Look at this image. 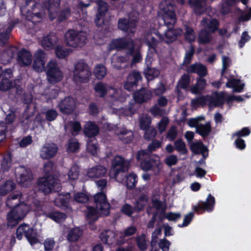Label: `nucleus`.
Returning <instances> with one entry per match:
<instances>
[{
    "label": "nucleus",
    "mask_w": 251,
    "mask_h": 251,
    "mask_svg": "<svg viewBox=\"0 0 251 251\" xmlns=\"http://www.w3.org/2000/svg\"><path fill=\"white\" fill-rule=\"evenodd\" d=\"M17 54V60L21 67H25L30 65L32 62V55L30 52L25 49H22L17 52L16 47H11L4 50L2 55L6 56L5 61L9 62L11 59Z\"/></svg>",
    "instance_id": "nucleus-1"
},
{
    "label": "nucleus",
    "mask_w": 251,
    "mask_h": 251,
    "mask_svg": "<svg viewBox=\"0 0 251 251\" xmlns=\"http://www.w3.org/2000/svg\"><path fill=\"white\" fill-rule=\"evenodd\" d=\"M159 7L163 12L162 20L164 25L167 26V28H172L176 22L174 4L165 0L161 2Z\"/></svg>",
    "instance_id": "nucleus-2"
},
{
    "label": "nucleus",
    "mask_w": 251,
    "mask_h": 251,
    "mask_svg": "<svg viewBox=\"0 0 251 251\" xmlns=\"http://www.w3.org/2000/svg\"><path fill=\"white\" fill-rule=\"evenodd\" d=\"M64 38L68 46L77 48L82 47L85 45L86 36L80 31L69 29L65 33Z\"/></svg>",
    "instance_id": "nucleus-3"
},
{
    "label": "nucleus",
    "mask_w": 251,
    "mask_h": 251,
    "mask_svg": "<svg viewBox=\"0 0 251 251\" xmlns=\"http://www.w3.org/2000/svg\"><path fill=\"white\" fill-rule=\"evenodd\" d=\"M27 211L23 205H16L7 213V226L12 227L17 226L25 216Z\"/></svg>",
    "instance_id": "nucleus-4"
},
{
    "label": "nucleus",
    "mask_w": 251,
    "mask_h": 251,
    "mask_svg": "<svg viewBox=\"0 0 251 251\" xmlns=\"http://www.w3.org/2000/svg\"><path fill=\"white\" fill-rule=\"evenodd\" d=\"M58 184V179L52 175L46 173L45 176L40 177L37 180L39 190L45 195L54 190L55 187Z\"/></svg>",
    "instance_id": "nucleus-5"
},
{
    "label": "nucleus",
    "mask_w": 251,
    "mask_h": 251,
    "mask_svg": "<svg viewBox=\"0 0 251 251\" xmlns=\"http://www.w3.org/2000/svg\"><path fill=\"white\" fill-rule=\"evenodd\" d=\"M24 235L31 245L33 246L39 242L37 237V233L29 225L23 224L20 225L16 230V238L21 240Z\"/></svg>",
    "instance_id": "nucleus-6"
},
{
    "label": "nucleus",
    "mask_w": 251,
    "mask_h": 251,
    "mask_svg": "<svg viewBox=\"0 0 251 251\" xmlns=\"http://www.w3.org/2000/svg\"><path fill=\"white\" fill-rule=\"evenodd\" d=\"M46 75L49 83L55 84L60 82L63 77V73L56 61H50L46 66Z\"/></svg>",
    "instance_id": "nucleus-7"
},
{
    "label": "nucleus",
    "mask_w": 251,
    "mask_h": 251,
    "mask_svg": "<svg viewBox=\"0 0 251 251\" xmlns=\"http://www.w3.org/2000/svg\"><path fill=\"white\" fill-rule=\"evenodd\" d=\"M91 75V72L86 63L79 61L75 64L74 71V77L75 80L80 82H87Z\"/></svg>",
    "instance_id": "nucleus-8"
},
{
    "label": "nucleus",
    "mask_w": 251,
    "mask_h": 251,
    "mask_svg": "<svg viewBox=\"0 0 251 251\" xmlns=\"http://www.w3.org/2000/svg\"><path fill=\"white\" fill-rule=\"evenodd\" d=\"M129 165L128 160L121 156L116 155L112 161L111 174H113V177L116 178L120 173L127 172Z\"/></svg>",
    "instance_id": "nucleus-9"
},
{
    "label": "nucleus",
    "mask_w": 251,
    "mask_h": 251,
    "mask_svg": "<svg viewBox=\"0 0 251 251\" xmlns=\"http://www.w3.org/2000/svg\"><path fill=\"white\" fill-rule=\"evenodd\" d=\"M215 204V198L211 194H209L205 201H200L196 205L193 206L192 209L197 214H201L205 211L212 212Z\"/></svg>",
    "instance_id": "nucleus-10"
},
{
    "label": "nucleus",
    "mask_w": 251,
    "mask_h": 251,
    "mask_svg": "<svg viewBox=\"0 0 251 251\" xmlns=\"http://www.w3.org/2000/svg\"><path fill=\"white\" fill-rule=\"evenodd\" d=\"M94 202L100 213L105 216L110 214V205L108 202L106 194L103 192L98 193L94 196Z\"/></svg>",
    "instance_id": "nucleus-11"
},
{
    "label": "nucleus",
    "mask_w": 251,
    "mask_h": 251,
    "mask_svg": "<svg viewBox=\"0 0 251 251\" xmlns=\"http://www.w3.org/2000/svg\"><path fill=\"white\" fill-rule=\"evenodd\" d=\"M59 111L63 115H70L73 113L75 107V101L71 96L65 97L58 103Z\"/></svg>",
    "instance_id": "nucleus-12"
},
{
    "label": "nucleus",
    "mask_w": 251,
    "mask_h": 251,
    "mask_svg": "<svg viewBox=\"0 0 251 251\" xmlns=\"http://www.w3.org/2000/svg\"><path fill=\"white\" fill-rule=\"evenodd\" d=\"M15 174L17 182L23 187H26L28 182L32 179L31 172L24 166L18 168Z\"/></svg>",
    "instance_id": "nucleus-13"
},
{
    "label": "nucleus",
    "mask_w": 251,
    "mask_h": 251,
    "mask_svg": "<svg viewBox=\"0 0 251 251\" xmlns=\"http://www.w3.org/2000/svg\"><path fill=\"white\" fill-rule=\"evenodd\" d=\"M141 74L139 72L133 70L128 75L124 85V88L126 90L131 92L137 88L138 83L142 80Z\"/></svg>",
    "instance_id": "nucleus-14"
},
{
    "label": "nucleus",
    "mask_w": 251,
    "mask_h": 251,
    "mask_svg": "<svg viewBox=\"0 0 251 251\" xmlns=\"http://www.w3.org/2000/svg\"><path fill=\"white\" fill-rule=\"evenodd\" d=\"M98 10L95 19V23L98 27L102 26L104 24V18L108 10V3L103 0H97Z\"/></svg>",
    "instance_id": "nucleus-15"
},
{
    "label": "nucleus",
    "mask_w": 251,
    "mask_h": 251,
    "mask_svg": "<svg viewBox=\"0 0 251 251\" xmlns=\"http://www.w3.org/2000/svg\"><path fill=\"white\" fill-rule=\"evenodd\" d=\"M133 97L136 103L141 104L150 100L152 97V93L147 88H142L134 91Z\"/></svg>",
    "instance_id": "nucleus-16"
},
{
    "label": "nucleus",
    "mask_w": 251,
    "mask_h": 251,
    "mask_svg": "<svg viewBox=\"0 0 251 251\" xmlns=\"http://www.w3.org/2000/svg\"><path fill=\"white\" fill-rule=\"evenodd\" d=\"M58 149L57 145L54 143H46L40 151V156L43 159H51L55 156Z\"/></svg>",
    "instance_id": "nucleus-17"
},
{
    "label": "nucleus",
    "mask_w": 251,
    "mask_h": 251,
    "mask_svg": "<svg viewBox=\"0 0 251 251\" xmlns=\"http://www.w3.org/2000/svg\"><path fill=\"white\" fill-rule=\"evenodd\" d=\"M45 56L44 51L39 50L35 54L32 67L37 72H42L45 70Z\"/></svg>",
    "instance_id": "nucleus-18"
},
{
    "label": "nucleus",
    "mask_w": 251,
    "mask_h": 251,
    "mask_svg": "<svg viewBox=\"0 0 251 251\" xmlns=\"http://www.w3.org/2000/svg\"><path fill=\"white\" fill-rule=\"evenodd\" d=\"M58 41V37L55 34L50 33L43 37L41 41V45L45 50H50L55 48Z\"/></svg>",
    "instance_id": "nucleus-19"
},
{
    "label": "nucleus",
    "mask_w": 251,
    "mask_h": 251,
    "mask_svg": "<svg viewBox=\"0 0 251 251\" xmlns=\"http://www.w3.org/2000/svg\"><path fill=\"white\" fill-rule=\"evenodd\" d=\"M186 71L187 73L197 74L199 77H204L207 75L206 67L200 63H195L188 66Z\"/></svg>",
    "instance_id": "nucleus-20"
},
{
    "label": "nucleus",
    "mask_w": 251,
    "mask_h": 251,
    "mask_svg": "<svg viewBox=\"0 0 251 251\" xmlns=\"http://www.w3.org/2000/svg\"><path fill=\"white\" fill-rule=\"evenodd\" d=\"M136 27V21L126 18H119L118 21V28L120 30L127 32L135 28Z\"/></svg>",
    "instance_id": "nucleus-21"
},
{
    "label": "nucleus",
    "mask_w": 251,
    "mask_h": 251,
    "mask_svg": "<svg viewBox=\"0 0 251 251\" xmlns=\"http://www.w3.org/2000/svg\"><path fill=\"white\" fill-rule=\"evenodd\" d=\"M99 132V127L94 122L88 121L84 126L83 132L85 135L89 138L94 137Z\"/></svg>",
    "instance_id": "nucleus-22"
},
{
    "label": "nucleus",
    "mask_w": 251,
    "mask_h": 251,
    "mask_svg": "<svg viewBox=\"0 0 251 251\" xmlns=\"http://www.w3.org/2000/svg\"><path fill=\"white\" fill-rule=\"evenodd\" d=\"M151 58H146L147 68L144 71V75L148 81H151L160 75V71L154 68H151Z\"/></svg>",
    "instance_id": "nucleus-23"
},
{
    "label": "nucleus",
    "mask_w": 251,
    "mask_h": 251,
    "mask_svg": "<svg viewBox=\"0 0 251 251\" xmlns=\"http://www.w3.org/2000/svg\"><path fill=\"white\" fill-rule=\"evenodd\" d=\"M70 199L71 195L69 193L60 194L55 199L54 203L56 206L65 210L69 208Z\"/></svg>",
    "instance_id": "nucleus-24"
},
{
    "label": "nucleus",
    "mask_w": 251,
    "mask_h": 251,
    "mask_svg": "<svg viewBox=\"0 0 251 251\" xmlns=\"http://www.w3.org/2000/svg\"><path fill=\"white\" fill-rule=\"evenodd\" d=\"M106 172V169L104 166L97 165L88 170L87 176L91 178H99L104 176Z\"/></svg>",
    "instance_id": "nucleus-25"
},
{
    "label": "nucleus",
    "mask_w": 251,
    "mask_h": 251,
    "mask_svg": "<svg viewBox=\"0 0 251 251\" xmlns=\"http://www.w3.org/2000/svg\"><path fill=\"white\" fill-rule=\"evenodd\" d=\"M149 201V197L145 193L141 194L137 197L133 205L136 210V213H140L147 206Z\"/></svg>",
    "instance_id": "nucleus-26"
},
{
    "label": "nucleus",
    "mask_w": 251,
    "mask_h": 251,
    "mask_svg": "<svg viewBox=\"0 0 251 251\" xmlns=\"http://www.w3.org/2000/svg\"><path fill=\"white\" fill-rule=\"evenodd\" d=\"M187 74H183L177 81L176 91L177 94L181 93V89L187 90L190 84V75Z\"/></svg>",
    "instance_id": "nucleus-27"
},
{
    "label": "nucleus",
    "mask_w": 251,
    "mask_h": 251,
    "mask_svg": "<svg viewBox=\"0 0 251 251\" xmlns=\"http://www.w3.org/2000/svg\"><path fill=\"white\" fill-rule=\"evenodd\" d=\"M182 32L183 31L181 28L175 29L173 27L167 28L165 34V42L167 44L173 42L177 37L182 35Z\"/></svg>",
    "instance_id": "nucleus-28"
},
{
    "label": "nucleus",
    "mask_w": 251,
    "mask_h": 251,
    "mask_svg": "<svg viewBox=\"0 0 251 251\" xmlns=\"http://www.w3.org/2000/svg\"><path fill=\"white\" fill-rule=\"evenodd\" d=\"M60 5V0H48L47 2L46 7L51 21L55 19V14L58 11Z\"/></svg>",
    "instance_id": "nucleus-29"
},
{
    "label": "nucleus",
    "mask_w": 251,
    "mask_h": 251,
    "mask_svg": "<svg viewBox=\"0 0 251 251\" xmlns=\"http://www.w3.org/2000/svg\"><path fill=\"white\" fill-rule=\"evenodd\" d=\"M210 103L209 106H213L214 107H219L222 106L226 100V95L224 92L219 93L216 92L214 93V97L210 96Z\"/></svg>",
    "instance_id": "nucleus-30"
},
{
    "label": "nucleus",
    "mask_w": 251,
    "mask_h": 251,
    "mask_svg": "<svg viewBox=\"0 0 251 251\" xmlns=\"http://www.w3.org/2000/svg\"><path fill=\"white\" fill-rule=\"evenodd\" d=\"M117 134L119 139L124 144L130 143L133 139L132 131L125 128H121Z\"/></svg>",
    "instance_id": "nucleus-31"
},
{
    "label": "nucleus",
    "mask_w": 251,
    "mask_h": 251,
    "mask_svg": "<svg viewBox=\"0 0 251 251\" xmlns=\"http://www.w3.org/2000/svg\"><path fill=\"white\" fill-rule=\"evenodd\" d=\"M205 1L206 0H189L188 2L193 9L194 13L197 15H201L204 13V4Z\"/></svg>",
    "instance_id": "nucleus-32"
},
{
    "label": "nucleus",
    "mask_w": 251,
    "mask_h": 251,
    "mask_svg": "<svg viewBox=\"0 0 251 251\" xmlns=\"http://www.w3.org/2000/svg\"><path fill=\"white\" fill-rule=\"evenodd\" d=\"M206 85V80L204 77H199L197 78L196 84L191 87V92L194 94H200L204 89Z\"/></svg>",
    "instance_id": "nucleus-33"
},
{
    "label": "nucleus",
    "mask_w": 251,
    "mask_h": 251,
    "mask_svg": "<svg viewBox=\"0 0 251 251\" xmlns=\"http://www.w3.org/2000/svg\"><path fill=\"white\" fill-rule=\"evenodd\" d=\"M211 130V123L210 122H208L205 124H200L196 127V132L204 138L209 135Z\"/></svg>",
    "instance_id": "nucleus-34"
},
{
    "label": "nucleus",
    "mask_w": 251,
    "mask_h": 251,
    "mask_svg": "<svg viewBox=\"0 0 251 251\" xmlns=\"http://www.w3.org/2000/svg\"><path fill=\"white\" fill-rule=\"evenodd\" d=\"M158 40L154 37H151L150 40H148L146 44L148 46V51L146 58L152 59V55L157 53V46L158 44Z\"/></svg>",
    "instance_id": "nucleus-35"
},
{
    "label": "nucleus",
    "mask_w": 251,
    "mask_h": 251,
    "mask_svg": "<svg viewBox=\"0 0 251 251\" xmlns=\"http://www.w3.org/2000/svg\"><path fill=\"white\" fill-rule=\"evenodd\" d=\"M100 238L104 244L111 245L115 240V234L109 229L105 230L100 233Z\"/></svg>",
    "instance_id": "nucleus-36"
},
{
    "label": "nucleus",
    "mask_w": 251,
    "mask_h": 251,
    "mask_svg": "<svg viewBox=\"0 0 251 251\" xmlns=\"http://www.w3.org/2000/svg\"><path fill=\"white\" fill-rule=\"evenodd\" d=\"M190 150L195 154H199L203 151H208L207 148L204 145L202 141L192 142L190 145Z\"/></svg>",
    "instance_id": "nucleus-37"
},
{
    "label": "nucleus",
    "mask_w": 251,
    "mask_h": 251,
    "mask_svg": "<svg viewBox=\"0 0 251 251\" xmlns=\"http://www.w3.org/2000/svg\"><path fill=\"white\" fill-rule=\"evenodd\" d=\"M96 96L100 98H104L107 93V88L106 83L101 81L97 83L94 87Z\"/></svg>",
    "instance_id": "nucleus-38"
},
{
    "label": "nucleus",
    "mask_w": 251,
    "mask_h": 251,
    "mask_svg": "<svg viewBox=\"0 0 251 251\" xmlns=\"http://www.w3.org/2000/svg\"><path fill=\"white\" fill-rule=\"evenodd\" d=\"M45 214L47 217L58 223L63 222L67 217L65 213L59 211L51 212Z\"/></svg>",
    "instance_id": "nucleus-39"
},
{
    "label": "nucleus",
    "mask_w": 251,
    "mask_h": 251,
    "mask_svg": "<svg viewBox=\"0 0 251 251\" xmlns=\"http://www.w3.org/2000/svg\"><path fill=\"white\" fill-rule=\"evenodd\" d=\"M211 33L205 29L201 30L198 35L199 44L201 45L209 44L212 40Z\"/></svg>",
    "instance_id": "nucleus-40"
},
{
    "label": "nucleus",
    "mask_w": 251,
    "mask_h": 251,
    "mask_svg": "<svg viewBox=\"0 0 251 251\" xmlns=\"http://www.w3.org/2000/svg\"><path fill=\"white\" fill-rule=\"evenodd\" d=\"M16 188V184L12 181H6L0 186V195L2 196L6 195L9 192L13 191Z\"/></svg>",
    "instance_id": "nucleus-41"
},
{
    "label": "nucleus",
    "mask_w": 251,
    "mask_h": 251,
    "mask_svg": "<svg viewBox=\"0 0 251 251\" xmlns=\"http://www.w3.org/2000/svg\"><path fill=\"white\" fill-rule=\"evenodd\" d=\"M86 218L89 221V223H93L98 219L99 211L97 208L91 206L87 207Z\"/></svg>",
    "instance_id": "nucleus-42"
},
{
    "label": "nucleus",
    "mask_w": 251,
    "mask_h": 251,
    "mask_svg": "<svg viewBox=\"0 0 251 251\" xmlns=\"http://www.w3.org/2000/svg\"><path fill=\"white\" fill-rule=\"evenodd\" d=\"M106 68L102 64H97L93 70L94 75L99 80L102 79L106 75Z\"/></svg>",
    "instance_id": "nucleus-43"
},
{
    "label": "nucleus",
    "mask_w": 251,
    "mask_h": 251,
    "mask_svg": "<svg viewBox=\"0 0 251 251\" xmlns=\"http://www.w3.org/2000/svg\"><path fill=\"white\" fill-rule=\"evenodd\" d=\"M55 49V53L57 58L60 59L65 58L68 56L72 50L71 49L66 48L63 46L57 45Z\"/></svg>",
    "instance_id": "nucleus-44"
},
{
    "label": "nucleus",
    "mask_w": 251,
    "mask_h": 251,
    "mask_svg": "<svg viewBox=\"0 0 251 251\" xmlns=\"http://www.w3.org/2000/svg\"><path fill=\"white\" fill-rule=\"evenodd\" d=\"M87 151L92 155L96 156L99 150L97 140L94 138L89 139L87 143Z\"/></svg>",
    "instance_id": "nucleus-45"
},
{
    "label": "nucleus",
    "mask_w": 251,
    "mask_h": 251,
    "mask_svg": "<svg viewBox=\"0 0 251 251\" xmlns=\"http://www.w3.org/2000/svg\"><path fill=\"white\" fill-rule=\"evenodd\" d=\"M210 96H201L196 98V99H193L191 100V104L193 106H205L207 101L210 102ZM210 103V102H209Z\"/></svg>",
    "instance_id": "nucleus-46"
},
{
    "label": "nucleus",
    "mask_w": 251,
    "mask_h": 251,
    "mask_svg": "<svg viewBox=\"0 0 251 251\" xmlns=\"http://www.w3.org/2000/svg\"><path fill=\"white\" fill-rule=\"evenodd\" d=\"M185 33L184 34L185 40L192 43L195 41L196 34L194 30L189 26L185 25L184 26Z\"/></svg>",
    "instance_id": "nucleus-47"
},
{
    "label": "nucleus",
    "mask_w": 251,
    "mask_h": 251,
    "mask_svg": "<svg viewBox=\"0 0 251 251\" xmlns=\"http://www.w3.org/2000/svg\"><path fill=\"white\" fill-rule=\"evenodd\" d=\"M175 149L180 154H186L188 152L187 149L185 142L181 139H179L174 142Z\"/></svg>",
    "instance_id": "nucleus-48"
},
{
    "label": "nucleus",
    "mask_w": 251,
    "mask_h": 251,
    "mask_svg": "<svg viewBox=\"0 0 251 251\" xmlns=\"http://www.w3.org/2000/svg\"><path fill=\"white\" fill-rule=\"evenodd\" d=\"M195 52L194 46L193 45H191L189 47V50L186 51L182 63L183 66L187 67L189 66L188 65L191 63Z\"/></svg>",
    "instance_id": "nucleus-49"
},
{
    "label": "nucleus",
    "mask_w": 251,
    "mask_h": 251,
    "mask_svg": "<svg viewBox=\"0 0 251 251\" xmlns=\"http://www.w3.org/2000/svg\"><path fill=\"white\" fill-rule=\"evenodd\" d=\"M26 19L28 21L31 22L34 24H36L41 22L42 13L40 12H30L28 11L26 13Z\"/></svg>",
    "instance_id": "nucleus-50"
},
{
    "label": "nucleus",
    "mask_w": 251,
    "mask_h": 251,
    "mask_svg": "<svg viewBox=\"0 0 251 251\" xmlns=\"http://www.w3.org/2000/svg\"><path fill=\"white\" fill-rule=\"evenodd\" d=\"M137 183V176L136 174L131 173L126 176V183L128 189H133Z\"/></svg>",
    "instance_id": "nucleus-51"
},
{
    "label": "nucleus",
    "mask_w": 251,
    "mask_h": 251,
    "mask_svg": "<svg viewBox=\"0 0 251 251\" xmlns=\"http://www.w3.org/2000/svg\"><path fill=\"white\" fill-rule=\"evenodd\" d=\"M82 234V231L78 227L71 229L68 234L67 239L70 242H75L78 240Z\"/></svg>",
    "instance_id": "nucleus-52"
},
{
    "label": "nucleus",
    "mask_w": 251,
    "mask_h": 251,
    "mask_svg": "<svg viewBox=\"0 0 251 251\" xmlns=\"http://www.w3.org/2000/svg\"><path fill=\"white\" fill-rule=\"evenodd\" d=\"M155 164V159L150 157L140 162L141 169L146 172L151 170Z\"/></svg>",
    "instance_id": "nucleus-53"
},
{
    "label": "nucleus",
    "mask_w": 251,
    "mask_h": 251,
    "mask_svg": "<svg viewBox=\"0 0 251 251\" xmlns=\"http://www.w3.org/2000/svg\"><path fill=\"white\" fill-rule=\"evenodd\" d=\"M14 86L13 82L8 78H2L0 81V91L6 92Z\"/></svg>",
    "instance_id": "nucleus-54"
},
{
    "label": "nucleus",
    "mask_w": 251,
    "mask_h": 251,
    "mask_svg": "<svg viewBox=\"0 0 251 251\" xmlns=\"http://www.w3.org/2000/svg\"><path fill=\"white\" fill-rule=\"evenodd\" d=\"M121 212L124 215L130 217L133 213H136V210L134 205L132 206L130 204L126 203L122 206Z\"/></svg>",
    "instance_id": "nucleus-55"
},
{
    "label": "nucleus",
    "mask_w": 251,
    "mask_h": 251,
    "mask_svg": "<svg viewBox=\"0 0 251 251\" xmlns=\"http://www.w3.org/2000/svg\"><path fill=\"white\" fill-rule=\"evenodd\" d=\"M144 130L145 131L144 138L147 141L153 140L157 135V131L153 127L150 126Z\"/></svg>",
    "instance_id": "nucleus-56"
},
{
    "label": "nucleus",
    "mask_w": 251,
    "mask_h": 251,
    "mask_svg": "<svg viewBox=\"0 0 251 251\" xmlns=\"http://www.w3.org/2000/svg\"><path fill=\"white\" fill-rule=\"evenodd\" d=\"M12 165L11 155L8 153L3 156L1 162V168L3 172H8Z\"/></svg>",
    "instance_id": "nucleus-57"
},
{
    "label": "nucleus",
    "mask_w": 251,
    "mask_h": 251,
    "mask_svg": "<svg viewBox=\"0 0 251 251\" xmlns=\"http://www.w3.org/2000/svg\"><path fill=\"white\" fill-rule=\"evenodd\" d=\"M237 0H226L225 3L222 4L220 12L223 15H226L230 12V7L235 3Z\"/></svg>",
    "instance_id": "nucleus-58"
},
{
    "label": "nucleus",
    "mask_w": 251,
    "mask_h": 251,
    "mask_svg": "<svg viewBox=\"0 0 251 251\" xmlns=\"http://www.w3.org/2000/svg\"><path fill=\"white\" fill-rule=\"evenodd\" d=\"M125 43L124 49L127 50L128 55H133L135 53V44L134 41L132 39L126 38Z\"/></svg>",
    "instance_id": "nucleus-59"
},
{
    "label": "nucleus",
    "mask_w": 251,
    "mask_h": 251,
    "mask_svg": "<svg viewBox=\"0 0 251 251\" xmlns=\"http://www.w3.org/2000/svg\"><path fill=\"white\" fill-rule=\"evenodd\" d=\"M71 13V10L69 7H65L62 9L57 16V21L61 23L67 20L70 16Z\"/></svg>",
    "instance_id": "nucleus-60"
},
{
    "label": "nucleus",
    "mask_w": 251,
    "mask_h": 251,
    "mask_svg": "<svg viewBox=\"0 0 251 251\" xmlns=\"http://www.w3.org/2000/svg\"><path fill=\"white\" fill-rule=\"evenodd\" d=\"M80 145L75 138H71L69 140L68 147V151L71 152H77L79 149Z\"/></svg>",
    "instance_id": "nucleus-61"
},
{
    "label": "nucleus",
    "mask_w": 251,
    "mask_h": 251,
    "mask_svg": "<svg viewBox=\"0 0 251 251\" xmlns=\"http://www.w3.org/2000/svg\"><path fill=\"white\" fill-rule=\"evenodd\" d=\"M126 38H119L118 39H114L112 41L111 43V46L112 48L118 49L121 50L124 49V46L126 44L125 41Z\"/></svg>",
    "instance_id": "nucleus-62"
},
{
    "label": "nucleus",
    "mask_w": 251,
    "mask_h": 251,
    "mask_svg": "<svg viewBox=\"0 0 251 251\" xmlns=\"http://www.w3.org/2000/svg\"><path fill=\"white\" fill-rule=\"evenodd\" d=\"M219 26V21L216 19L214 18L209 21L206 27L208 28L209 32L213 33L218 30Z\"/></svg>",
    "instance_id": "nucleus-63"
},
{
    "label": "nucleus",
    "mask_w": 251,
    "mask_h": 251,
    "mask_svg": "<svg viewBox=\"0 0 251 251\" xmlns=\"http://www.w3.org/2000/svg\"><path fill=\"white\" fill-rule=\"evenodd\" d=\"M44 114L45 115L46 119L49 122L53 121L56 119L58 116L56 110L54 109L47 110Z\"/></svg>",
    "instance_id": "nucleus-64"
}]
</instances>
